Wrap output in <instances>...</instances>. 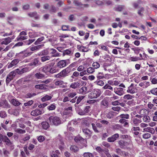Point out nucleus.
Segmentation results:
<instances>
[{
    "mask_svg": "<svg viewBox=\"0 0 157 157\" xmlns=\"http://www.w3.org/2000/svg\"><path fill=\"white\" fill-rule=\"evenodd\" d=\"M54 63H51L47 64L42 67V71L45 73H49L51 74H54L58 71V70L57 69V67L54 66Z\"/></svg>",
    "mask_w": 157,
    "mask_h": 157,
    "instance_id": "1",
    "label": "nucleus"
},
{
    "mask_svg": "<svg viewBox=\"0 0 157 157\" xmlns=\"http://www.w3.org/2000/svg\"><path fill=\"white\" fill-rule=\"evenodd\" d=\"M71 71L67 68L63 69L59 73L54 75L56 78H63L69 75Z\"/></svg>",
    "mask_w": 157,
    "mask_h": 157,
    "instance_id": "2",
    "label": "nucleus"
},
{
    "mask_svg": "<svg viewBox=\"0 0 157 157\" xmlns=\"http://www.w3.org/2000/svg\"><path fill=\"white\" fill-rule=\"evenodd\" d=\"M48 119L51 124L58 126L61 124V121L59 118L56 116H51Z\"/></svg>",
    "mask_w": 157,
    "mask_h": 157,
    "instance_id": "3",
    "label": "nucleus"
},
{
    "mask_svg": "<svg viewBox=\"0 0 157 157\" xmlns=\"http://www.w3.org/2000/svg\"><path fill=\"white\" fill-rule=\"evenodd\" d=\"M101 94V91L98 89H94L88 94V97L91 99L97 98Z\"/></svg>",
    "mask_w": 157,
    "mask_h": 157,
    "instance_id": "4",
    "label": "nucleus"
},
{
    "mask_svg": "<svg viewBox=\"0 0 157 157\" xmlns=\"http://www.w3.org/2000/svg\"><path fill=\"white\" fill-rule=\"evenodd\" d=\"M33 53V52H31L29 49L27 48L25 50L19 53V56L22 58H24L31 55Z\"/></svg>",
    "mask_w": 157,
    "mask_h": 157,
    "instance_id": "5",
    "label": "nucleus"
},
{
    "mask_svg": "<svg viewBox=\"0 0 157 157\" xmlns=\"http://www.w3.org/2000/svg\"><path fill=\"white\" fill-rule=\"evenodd\" d=\"M96 121V120L95 119L91 118H89L88 119V121L90 124H91L92 128L94 132L97 133H98L99 132V131L97 129L96 125L94 124Z\"/></svg>",
    "mask_w": 157,
    "mask_h": 157,
    "instance_id": "6",
    "label": "nucleus"
},
{
    "mask_svg": "<svg viewBox=\"0 0 157 157\" xmlns=\"http://www.w3.org/2000/svg\"><path fill=\"white\" fill-rule=\"evenodd\" d=\"M136 88L134 86V84L131 83L130 86L128 88L127 92L128 93L131 94H133L136 92Z\"/></svg>",
    "mask_w": 157,
    "mask_h": 157,
    "instance_id": "7",
    "label": "nucleus"
},
{
    "mask_svg": "<svg viewBox=\"0 0 157 157\" xmlns=\"http://www.w3.org/2000/svg\"><path fill=\"white\" fill-rule=\"evenodd\" d=\"M125 89L121 87H116L114 88V92L119 96H121L124 94Z\"/></svg>",
    "mask_w": 157,
    "mask_h": 157,
    "instance_id": "8",
    "label": "nucleus"
},
{
    "mask_svg": "<svg viewBox=\"0 0 157 157\" xmlns=\"http://www.w3.org/2000/svg\"><path fill=\"white\" fill-rule=\"evenodd\" d=\"M82 130L86 138L89 139L92 133V132L91 131L86 128H83Z\"/></svg>",
    "mask_w": 157,
    "mask_h": 157,
    "instance_id": "9",
    "label": "nucleus"
},
{
    "mask_svg": "<svg viewBox=\"0 0 157 157\" xmlns=\"http://www.w3.org/2000/svg\"><path fill=\"white\" fill-rule=\"evenodd\" d=\"M116 152L119 155L122 157H125L128 156V153L127 152L123 151L120 148H118L117 149Z\"/></svg>",
    "mask_w": 157,
    "mask_h": 157,
    "instance_id": "10",
    "label": "nucleus"
},
{
    "mask_svg": "<svg viewBox=\"0 0 157 157\" xmlns=\"http://www.w3.org/2000/svg\"><path fill=\"white\" fill-rule=\"evenodd\" d=\"M67 60H60L57 63V66L60 68L65 67L67 64H68V63H67Z\"/></svg>",
    "mask_w": 157,
    "mask_h": 157,
    "instance_id": "11",
    "label": "nucleus"
},
{
    "mask_svg": "<svg viewBox=\"0 0 157 157\" xmlns=\"http://www.w3.org/2000/svg\"><path fill=\"white\" fill-rule=\"evenodd\" d=\"M119 136V134L116 133L107 139V141L109 142H113L116 140Z\"/></svg>",
    "mask_w": 157,
    "mask_h": 157,
    "instance_id": "12",
    "label": "nucleus"
},
{
    "mask_svg": "<svg viewBox=\"0 0 157 157\" xmlns=\"http://www.w3.org/2000/svg\"><path fill=\"white\" fill-rule=\"evenodd\" d=\"M40 61L38 58H36L34 59L33 62L30 63L28 64V65L32 66L33 67H34L39 65V63Z\"/></svg>",
    "mask_w": 157,
    "mask_h": 157,
    "instance_id": "13",
    "label": "nucleus"
},
{
    "mask_svg": "<svg viewBox=\"0 0 157 157\" xmlns=\"http://www.w3.org/2000/svg\"><path fill=\"white\" fill-rule=\"evenodd\" d=\"M19 60L18 59H15L13 60L10 63L8 64V68H10L15 66L19 62Z\"/></svg>",
    "mask_w": 157,
    "mask_h": 157,
    "instance_id": "14",
    "label": "nucleus"
},
{
    "mask_svg": "<svg viewBox=\"0 0 157 157\" xmlns=\"http://www.w3.org/2000/svg\"><path fill=\"white\" fill-rule=\"evenodd\" d=\"M42 111L38 109H36L32 111L31 113V114L33 116H36L39 115L43 113Z\"/></svg>",
    "mask_w": 157,
    "mask_h": 157,
    "instance_id": "15",
    "label": "nucleus"
},
{
    "mask_svg": "<svg viewBox=\"0 0 157 157\" xmlns=\"http://www.w3.org/2000/svg\"><path fill=\"white\" fill-rule=\"evenodd\" d=\"M63 114L71 116L72 114V107L70 106L65 109L63 112Z\"/></svg>",
    "mask_w": 157,
    "mask_h": 157,
    "instance_id": "16",
    "label": "nucleus"
},
{
    "mask_svg": "<svg viewBox=\"0 0 157 157\" xmlns=\"http://www.w3.org/2000/svg\"><path fill=\"white\" fill-rule=\"evenodd\" d=\"M12 40L11 38L10 37L3 39L2 40V42L1 44L2 45H7L11 42Z\"/></svg>",
    "mask_w": 157,
    "mask_h": 157,
    "instance_id": "17",
    "label": "nucleus"
},
{
    "mask_svg": "<svg viewBox=\"0 0 157 157\" xmlns=\"http://www.w3.org/2000/svg\"><path fill=\"white\" fill-rule=\"evenodd\" d=\"M132 121V124L134 125L137 126L139 125V124L142 122V120L141 119H138L136 117H133Z\"/></svg>",
    "mask_w": 157,
    "mask_h": 157,
    "instance_id": "18",
    "label": "nucleus"
},
{
    "mask_svg": "<svg viewBox=\"0 0 157 157\" xmlns=\"http://www.w3.org/2000/svg\"><path fill=\"white\" fill-rule=\"evenodd\" d=\"M28 15L30 17H34L36 20L40 18V15L38 14L36 12L30 13H29Z\"/></svg>",
    "mask_w": 157,
    "mask_h": 157,
    "instance_id": "19",
    "label": "nucleus"
},
{
    "mask_svg": "<svg viewBox=\"0 0 157 157\" xmlns=\"http://www.w3.org/2000/svg\"><path fill=\"white\" fill-rule=\"evenodd\" d=\"M3 141L4 142L6 145L7 146H10L12 144L10 139L6 136H4Z\"/></svg>",
    "mask_w": 157,
    "mask_h": 157,
    "instance_id": "20",
    "label": "nucleus"
},
{
    "mask_svg": "<svg viewBox=\"0 0 157 157\" xmlns=\"http://www.w3.org/2000/svg\"><path fill=\"white\" fill-rule=\"evenodd\" d=\"M127 142L123 140H120L118 141L119 147L121 148H125L126 147Z\"/></svg>",
    "mask_w": 157,
    "mask_h": 157,
    "instance_id": "21",
    "label": "nucleus"
},
{
    "mask_svg": "<svg viewBox=\"0 0 157 157\" xmlns=\"http://www.w3.org/2000/svg\"><path fill=\"white\" fill-rule=\"evenodd\" d=\"M87 88L86 86H83L79 90L78 93L80 94H85L87 93Z\"/></svg>",
    "mask_w": 157,
    "mask_h": 157,
    "instance_id": "22",
    "label": "nucleus"
},
{
    "mask_svg": "<svg viewBox=\"0 0 157 157\" xmlns=\"http://www.w3.org/2000/svg\"><path fill=\"white\" fill-rule=\"evenodd\" d=\"M80 84L78 81H76L72 83L70 85V87L74 89H76L79 87Z\"/></svg>",
    "mask_w": 157,
    "mask_h": 157,
    "instance_id": "23",
    "label": "nucleus"
},
{
    "mask_svg": "<svg viewBox=\"0 0 157 157\" xmlns=\"http://www.w3.org/2000/svg\"><path fill=\"white\" fill-rule=\"evenodd\" d=\"M50 50L52 51L50 53L52 57H57L59 56V53L57 52V51L55 49L52 48L50 49Z\"/></svg>",
    "mask_w": 157,
    "mask_h": 157,
    "instance_id": "24",
    "label": "nucleus"
},
{
    "mask_svg": "<svg viewBox=\"0 0 157 157\" xmlns=\"http://www.w3.org/2000/svg\"><path fill=\"white\" fill-rule=\"evenodd\" d=\"M41 124L42 128L45 130H47L50 127L49 123L47 121L42 122L41 123Z\"/></svg>",
    "mask_w": 157,
    "mask_h": 157,
    "instance_id": "25",
    "label": "nucleus"
},
{
    "mask_svg": "<svg viewBox=\"0 0 157 157\" xmlns=\"http://www.w3.org/2000/svg\"><path fill=\"white\" fill-rule=\"evenodd\" d=\"M10 101L12 105L15 106H18L21 104V103L16 99H12Z\"/></svg>",
    "mask_w": 157,
    "mask_h": 157,
    "instance_id": "26",
    "label": "nucleus"
},
{
    "mask_svg": "<svg viewBox=\"0 0 157 157\" xmlns=\"http://www.w3.org/2000/svg\"><path fill=\"white\" fill-rule=\"evenodd\" d=\"M77 48L80 52H87L88 51L87 48L83 46L78 45Z\"/></svg>",
    "mask_w": 157,
    "mask_h": 157,
    "instance_id": "27",
    "label": "nucleus"
},
{
    "mask_svg": "<svg viewBox=\"0 0 157 157\" xmlns=\"http://www.w3.org/2000/svg\"><path fill=\"white\" fill-rule=\"evenodd\" d=\"M116 114V113L115 112L110 111L106 114V117L109 119H111L113 118V116L115 115Z\"/></svg>",
    "mask_w": 157,
    "mask_h": 157,
    "instance_id": "28",
    "label": "nucleus"
},
{
    "mask_svg": "<svg viewBox=\"0 0 157 157\" xmlns=\"http://www.w3.org/2000/svg\"><path fill=\"white\" fill-rule=\"evenodd\" d=\"M125 9V6L124 5H119L117 7L114 8V10L116 11H121Z\"/></svg>",
    "mask_w": 157,
    "mask_h": 157,
    "instance_id": "29",
    "label": "nucleus"
},
{
    "mask_svg": "<svg viewBox=\"0 0 157 157\" xmlns=\"http://www.w3.org/2000/svg\"><path fill=\"white\" fill-rule=\"evenodd\" d=\"M148 112L147 110L145 109H142L139 111V113L142 116V117L147 115Z\"/></svg>",
    "mask_w": 157,
    "mask_h": 157,
    "instance_id": "30",
    "label": "nucleus"
},
{
    "mask_svg": "<svg viewBox=\"0 0 157 157\" xmlns=\"http://www.w3.org/2000/svg\"><path fill=\"white\" fill-rule=\"evenodd\" d=\"M75 63H73L70 64L68 67H67L69 71H70L71 72L72 71H75V69L74 68H72L73 67L75 66Z\"/></svg>",
    "mask_w": 157,
    "mask_h": 157,
    "instance_id": "31",
    "label": "nucleus"
},
{
    "mask_svg": "<svg viewBox=\"0 0 157 157\" xmlns=\"http://www.w3.org/2000/svg\"><path fill=\"white\" fill-rule=\"evenodd\" d=\"M74 140L77 143L78 142H84L85 139L82 137L78 136L75 137Z\"/></svg>",
    "mask_w": 157,
    "mask_h": 157,
    "instance_id": "32",
    "label": "nucleus"
},
{
    "mask_svg": "<svg viewBox=\"0 0 157 157\" xmlns=\"http://www.w3.org/2000/svg\"><path fill=\"white\" fill-rule=\"evenodd\" d=\"M104 74L103 72H99L97 74L96 77L98 80H100L101 79H104Z\"/></svg>",
    "mask_w": 157,
    "mask_h": 157,
    "instance_id": "33",
    "label": "nucleus"
},
{
    "mask_svg": "<svg viewBox=\"0 0 157 157\" xmlns=\"http://www.w3.org/2000/svg\"><path fill=\"white\" fill-rule=\"evenodd\" d=\"M50 58V56L46 55L42 56L41 57L40 60L42 62H44L47 60H49Z\"/></svg>",
    "mask_w": 157,
    "mask_h": 157,
    "instance_id": "34",
    "label": "nucleus"
},
{
    "mask_svg": "<svg viewBox=\"0 0 157 157\" xmlns=\"http://www.w3.org/2000/svg\"><path fill=\"white\" fill-rule=\"evenodd\" d=\"M48 52L47 50H44L38 53V55L39 56H44L47 55L48 54Z\"/></svg>",
    "mask_w": 157,
    "mask_h": 157,
    "instance_id": "35",
    "label": "nucleus"
},
{
    "mask_svg": "<svg viewBox=\"0 0 157 157\" xmlns=\"http://www.w3.org/2000/svg\"><path fill=\"white\" fill-rule=\"evenodd\" d=\"M144 130L145 131L149 132L151 134H154L155 132V130L152 128L147 127L144 128Z\"/></svg>",
    "mask_w": 157,
    "mask_h": 157,
    "instance_id": "36",
    "label": "nucleus"
},
{
    "mask_svg": "<svg viewBox=\"0 0 157 157\" xmlns=\"http://www.w3.org/2000/svg\"><path fill=\"white\" fill-rule=\"evenodd\" d=\"M134 95H131L130 94H126L123 97V98L125 100H131L134 98Z\"/></svg>",
    "mask_w": 157,
    "mask_h": 157,
    "instance_id": "37",
    "label": "nucleus"
},
{
    "mask_svg": "<svg viewBox=\"0 0 157 157\" xmlns=\"http://www.w3.org/2000/svg\"><path fill=\"white\" fill-rule=\"evenodd\" d=\"M70 149L71 151L76 152L78 151V148L77 146L75 145H72L71 146Z\"/></svg>",
    "mask_w": 157,
    "mask_h": 157,
    "instance_id": "38",
    "label": "nucleus"
},
{
    "mask_svg": "<svg viewBox=\"0 0 157 157\" xmlns=\"http://www.w3.org/2000/svg\"><path fill=\"white\" fill-rule=\"evenodd\" d=\"M92 66L94 69H97L100 67V65L98 62H94L93 63Z\"/></svg>",
    "mask_w": 157,
    "mask_h": 157,
    "instance_id": "39",
    "label": "nucleus"
},
{
    "mask_svg": "<svg viewBox=\"0 0 157 157\" xmlns=\"http://www.w3.org/2000/svg\"><path fill=\"white\" fill-rule=\"evenodd\" d=\"M52 98L51 96L46 95L41 98V100L42 101H45L51 100Z\"/></svg>",
    "mask_w": 157,
    "mask_h": 157,
    "instance_id": "40",
    "label": "nucleus"
},
{
    "mask_svg": "<svg viewBox=\"0 0 157 157\" xmlns=\"http://www.w3.org/2000/svg\"><path fill=\"white\" fill-rule=\"evenodd\" d=\"M118 117L124 119H128L129 117V116L128 114H122L119 116Z\"/></svg>",
    "mask_w": 157,
    "mask_h": 157,
    "instance_id": "41",
    "label": "nucleus"
},
{
    "mask_svg": "<svg viewBox=\"0 0 157 157\" xmlns=\"http://www.w3.org/2000/svg\"><path fill=\"white\" fill-rule=\"evenodd\" d=\"M102 89L104 90L109 89L111 91H113V87H112L110 85H109V84H107V83L104 86L102 87Z\"/></svg>",
    "mask_w": 157,
    "mask_h": 157,
    "instance_id": "42",
    "label": "nucleus"
},
{
    "mask_svg": "<svg viewBox=\"0 0 157 157\" xmlns=\"http://www.w3.org/2000/svg\"><path fill=\"white\" fill-rule=\"evenodd\" d=\"M143 121L146 123L149 122L150 121V117L147 116V115H145L143 117Z\"/></svg>",
    "mask_w": 157,
    "mask_h": 157,
    "instance_id": "43",
    "label": "nucleus"
},
{
    "mask_svg": "<svg viewBox=\"0 0 157 157\" xmlns=\"http://www.w3.org/2000/svg\"><path fill=\"white\" fill-rule=\"evenodd\" d=\"M35 76L37 79H41L44 77L45 75L44 74L38 73L35 75Z\"/></svg>",
    "mask_w": 157,
    "mask_h": 157,
    "instance_id": "44",
    "label": "nucleus"
},
{
    "mask_svg": "<svg viewBox=\"0 0 157 157\" xmlns=\"http://www.w3.org/2000/svg\"><path fill=\"white\" fill-rule=\"evenodd\" d=\"M94 83L97 85L102 86L104 85V83L103 81L100 80H97L96 81L94 82Z\"/></svg>",
    "mask_w": 157,
    "mask_h": 157,
    "instance_id": "45",
    "label": "nucleus"
},
{
    "mask_svg": "<svg viewBox=\"0 0 157 157\" xmlns=\"http://www.w3.org/2000/svg\"><path fill=\"white\" fill-rule=\"evenodd\" d=\"M56 107L55 103L50 105L47 107V109L49 110H53L55 109Z\"/></svg>",
    "mask_w": 157,
    "mask_h": 157,
    "instance_id": "46",
    "label": "nucleus"
},
{
    "mask_svg": "<svg viewBox=\"0 0 157 157\" xmlns=\"http://www.w3.org/2000/svg\"><path fill=\"white\" fill-rule=\"evenodd\" d=\"M37 139L39 142L42 143L44 141L45 137L44 136H40L37 137Z\"/></svg>",
    "mask_w": 157,
    "mask_h": 157,
    "instance_id": "47",
    "label": "nucleus"
},
{
    "mask_svg": "<svg viewBox=\"0 0 157 157\" xmlns=\"http://www.w3.org/2000/svg\"><path fill=\"white\" fill-rule=\"evenodd\" d=\"M15 131L19 134H23L25 133L26 131L25 130L22 129L20 128H17Z\"/></svg>",
    "mask_w": 157,
    "mask_h": 157,
    "instance_id": "48",
    "label": "nucleus"
},
{
    "mask_svg": "<svg viewBox=\"0 0 157 157\" xmlns=\"http://www.w3.org/2000/svg\"><path fill=\"white\" fill-rule=\"evenodd\" d=\"M101 104L105 107H106L108 106L109 103L106 99H104L101 102Z\"/></svg>",
    "mask_w": 157,
    "mask_h": 157,
    "instance_id": "49",
    "label": "nucleus"
},
{
    "mask_svg": "<svg viewBox=\"0 0 157 157\" xmlns=\"http://www.w3.org/2000/svg\"><path fill=\"white\" fill-rule=\"evenodd\" d=\"M16 75V74H15V72L13 71L11 72L7 76L10 78H11L12 80H13Z\"/></svg>",
    "mask_w": 157,
    "mask_h": 157,
    "instance_id": "50",
    "label": "nucleus"
},
{
    "mask_svg": "<svg viewBox=\"0 0 157 157\" xmlns=\"http://www.w3.org/2000/svg\"><path fill=\"white\" fill-rule=\"evenodd\" d=\"M27 38V36H23L21 35H19L17 38V40L19 41L20 40H24L26 39Z\"/></svg>",
    "mask_w": 157,
    "mask_h": 157,
    "instance_id": "51",
    "label": "nucleus"
},
{
    "mask_svg": "<svg viewBox=\"0 0 157 157\" xmlns=\"http://www.w3.org/2000/svg\"><path fill=\"white\" fill-rule=\"evenodd\" d=\"M49 11L50 13H55L56 12L57 9L53 5H51Z\"/></svg>",
    "mask_w": 157,
    "mask_h": 157,
    "instance_id": "52",
    "label": "nucleus"
},
{
    "mask_svg": "<svg viewBox=\"0 0 157 157\" xmlns=\"http://www.w3.org/2000/svg\"><path fill=\"white\" fill-rule=\"evenodd\" d=\"M131 49L134 52V53L136 54H138L141 50V49L138 47L132 48Z\"/></svg>",
    "mask_w": 157,
    "mask_h": 157,
    "instance_id": "53",
    "label": "nucleus"
},
{
    "mask_svg": "<svg viewBox=\"0 0 157 157\" xmlns=\"http://www.w3.org/2000/svg\"><path fill=\"white\" fill-rule=\"evenodd\" d=\"M44 37H42L38 38L37 40L34 43V44L35 45H38L39 44H40V43L44 40Z\"/></svg>",
    "mask_w": 157,
    "mask_h": 157,
    "instance_id": "54",
    "label": "nucleus"
},
{
    "mask_svg": "<svg viewBox=\"0 0 157 157\" xmlns=\"http://www.w3.org/2000/svg\"><path fill=\"white\" fill-rule=\"evenodd\" d=\"M150 92L152 94L157 96V88H154L150 90Z\"/></svg>",
    "mask_w": 157,
    "mask_h": 157,
    "instance_id": "55",
    "label": "nucleus"
},
{
    "mask_svg": "<svg viewBox=\"0 0 157 157\" xmlns=\"http://www.w3.org/2000/svg\"><path fill=\"white\" fill-rule=\"evenodd\" d=\"M64 83V82L62 80H58L55 82V84L56 86H62Z\"/></svg>",
    "mask_w": 157,
    "mask_h": 157,
    "instance_id": "56",
    "label": "nucleus"
},
{
    "mask_svg": "<svg viewBox=\"0 0 157 157\" xmlns=\"http://www.w3.org/2000/svg\"><path fill=\"white\" fill-rule=\"evenodd\" d=\"M77 95V93L76 92H72L68 93L67 96L69 98H74Z\"/></svg>",
    "mask_w": 157,
    "mask_h": 157,
    "instance_id": "57",
    "label": "nucleus"
},
{
    "mask_svg": "<svg viewBox=\"0 0 157 157\" xmlns=\"http://www.w3.org/2000/svg\"><path fill=\"white\" fill-rule=\"evenodd\" d=\"M148 82L146 83H145V82H141L139 84V85L140 87L144 88L147 87V84H148Z\"/></svg>",
    "mask_w": 157,
    "mask_h": 157,
    "instance_id": "58",
    "label": "nucleus"
},
{
    "mask_svg": "<svg viewBox=\"0 0 157 157\" xmlns=\"http://www.w3.org/2000/svg\"><path fill=\"white\" fill-rule=\"evenodd\" d=\"M85 96H79L77 100L76 101V104H79L80 102L83 99V98H85Z\"/></svg>",
    "mask_w": 157,
    "mask_h": 157,
    "instance_id": "59",
    "label": "nucleus"
},
{
    "mask_svg": "<svg viewBox=\"0 0 157 157\" xmlns=\"http://www.w3.org/2000/svg\"><path fill=\"white\" fill-rule=\"evenodd\" d=\"M36 95V94L35 93H29L27 94L26 96V98H31L33 97H34Z\"/></svg>",
    "mask_w": 157,
    "mask_h": 157,
    "instance_id": "60",
    "label": "nucleus"
},
{
    "mask_svg": "<svg viewBox=\"0 0 157 157\" xmlns=\"http://www.w3.org/2000/svg\"><path fill=\"white\" fill-rule=\"evenodd\" d=\"M87 71L89 74H92L95 71V69L93 67H90L87 69Z\"/></svg>",
    "mask_w": 157,
    "mask_h": 157,
    "instance_id": "61",
    "label": "nucleus"
},
{
    "mask_svg": "<svg viewBox=\"0 0 157 157\" xmlns=\"http://www.w3.org/2000/svg\"><path fill=\"white\" fill-rule=\"evenodd\" d=\"M2 104L4 105V107L5 108H10V105L6 100L3 101Z\"/></svg>",
    "mask_w": 157,
    "mask_h": 157,
    "instance_id": "62",
    "label": "nucleus"
},
{
    "mask_svg": "<svg viewBox=\"0 0 157 157\" xmlns=\"http://www.w3.org/2000/svg\"><path fill=\"white\" fill-rule=\"evenodd\" d=\"M140 59L139 57L135 56V57H131L130 59V60L131 61L135 62L137 61L138 60H140Z\"/></svg>",
    "mask_w": 157,
    "mask_h": 157,
    "instance_id": "63",
    "label": "nucleus"
},
{
    "mask_svg": "<svg viewBox=\"0 0 157 157\" xmlns=\"http://www.w3.org/2000/svg\"><path fill=\"white\" fill-rule=\"evenodd\" d=\"M84 157H94L93 155L90 152H85L83 154Z\"/></svg>",
    "mask_w": 157,
    "mask_h": 157,
    "instance_id": "64",
    "label": "nucleus"
}]
</instances>
